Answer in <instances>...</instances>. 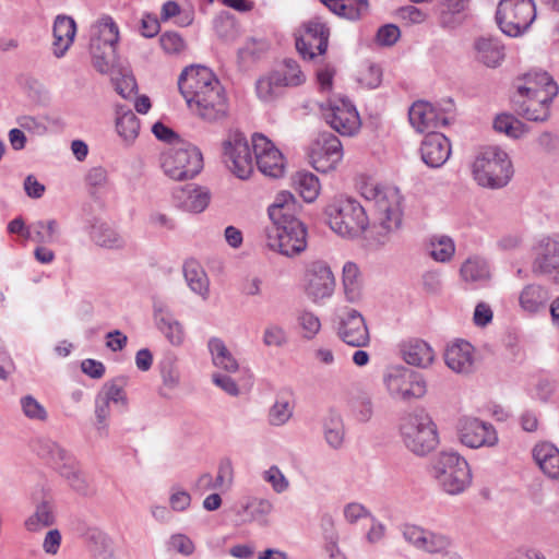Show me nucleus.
I'll return each mask as SVG.
<instances>
[{"instance_id":"nucleus-13","label":"nucleus","mask_w":559,"mask_h":559,"mask_svg":"<svg viewBox=\"0 0 559 559\" xmlns=\"http://www.w3.org/2000/svg\"><path fill=\"white\" fill-rule=\"evenodd\" d=\"M302 285L306 295L314 302L330 298L335 289V277L323 260L309 261L305 265Z\"/></svg>"},{"instance_id":"nucleus-51","label":"nucleus","mask_w":559,"mask_h":559,"mask_svg":"<svg viewBox=\"0 0 559 559\" xmlns=\"http://www.w3.org/2000/svg\"><path fill=\"white\" fill-rule=\"evenodd\" d=\"M421 540L418 549L429 554H441L445 551L451 544L448 536L428 530H426Z\"/></svg>"},{"instance_id":"nucleus-34","label":"nucleus","mask_w":559,"mask_h":559,"mask_svg":"<svg viewBox=\"0 0 559 559\" xmlns=\"http://www.w3.org/2000/svg\"><path fill=\"white\" fill-rule=\"evenodd\" d=\"M322 433L326 444L333 449L338 450L343 447L345 441V425L343 417L335 411H330L322 419Z\"/></svg>"},{"instance_id":"nucleus-14","label":"nucleus","mask_w":559,"mask_h":559,"mask_svg":"<svg viewBox=\"0 0 559 559\" xmlns=\"http://www.w3.org/2000/svg\"><path fill=\"white\" fill-rule=\"evenodd\" d=\"M342 158V143L333 133H320L310 145L309 159L317 171L325 174L334 170Z\"/></svg>"},{"instance_id":"nucleus-6","label":"nucleus","mask_w":559,"mask_h":559,"mask_svg":"<svg viewBox=\"0 0 559 559\" xmlns=\"http://www.w3.org/2000/svg\"><path fill=\"white\" fill-rule=\"evenodd\" d=\"M324 213L331 229L342 237H357L369 225L365 209L352 198L333 201L325 207Z\"/></svg>"},{"instance_id":"nucleus-33","label":"nucleus","mask_w":559,"mask_h":559,"mask_svg":"<svg viewBox=\"0 0 559 559\" xmlns=\"http://www.w3.org/2000/svg\"><path fill=\"white\" fill-rule=\"evenodd\" d=\"M83 538L95 559H114L111 538L98 527H87Z\"/></svg>"},{"instance_id":"nucleus-7","label":"nucleus","mask_w":559,"mask_h":559,"mask_svg":"<svg viewBox=\"0 0 559 559\" xmlns=\"http://www.w3.org/2000/svg\"><path fill=\"white\" fill-rule=\"evenodd\" d=\"M119 28L114 19L103 15L90 28V51L93 64L100 73L108 72L116 57Z\"/></svg>"},{"instance_id":"nucleus-25","label":"nucleus","mask_w":559,"mask_h":559,"mask_svg":"<svg viewBox=\"0 0 559 559\" xmlns=\"http://www.w3.org/2000/svg\"><path fill=\"white\" fill-rule=\"evenodd\" d=\"M76 34L75 21L68 15H58L52 27V53L56 58H62L72 46Z\"/></svg>"},{"instance_id":"nucleus-18","label":"nucleus","mask_w":559,"mask_h":559,"mask_svg":"<svg viewBox=\"0 0 559 559\" xmlns=\"http://www.w3.org/2000/svg\"><path fill=\"white\" fill-rule=\"evenodd\" d=\"M457 432L461 443L471 449L493 447L498 442V436L492 425L474 417L461 418Z\"/></svg>"},{"instance_id":"nucleus-43","label":"nucleus","mask_w":559,"mask_h":559,"mask_svg":"<svg viewBox=\"0 0 559 559\" xmlns=\"http://www.w3.org/2000/svg\"><path fill=\"white\" fill-rule=\"evenodd\" d=\"M285 87L276 71L261 76L255 84L257 95L264 103L275 100L283 94Z\"/></svg>"},{"instance_id":"nucleus-55","label":"nucleus","mask_w":559,"mask_h":559,"mask_svg":"<svg viewBox=\"0 0 559 559\" xmlns=\"http://www.w3.org/2000/svg\"><path fill=\"white\" fill-rule=\"evenodd\" d=\"M455 251L454 243L449 237H441L431 242L430 255L439 262L451 260Z\"/></svg>"},{"instance_id":"nucleus-15","label":"nucleus","mask_w":559,"mask_h":559,"mask_svg":"<svg viewBox=\"0 0 559 559\" xmlns=\"http://www.w3.org/2000/svg\"><path fill=\"white\" fill-rule=\"evenodd\" d=\"M323 117L326 123L341 135H354L361 126L356 107L344 97L329 100L323 108Z\"/></svg>"},{"instance_id":"nucleus-11","label":"nucleus","mask_w":559,"mask_h":559,"mask_svg":"<svg viewBox=\"0 0 559 559\" xmlns=\"http://www.w3.org/2000/svg\"><path fill=\"white\" fill-rule=\"evenodd\" d=\"M536 19L534 0H500L496 21L502 33L510 37L523 35Z\"/></svg>"},{"instance_id":"nucleus-61","label":"nucleus","mask_w":559,"mask_h":559,"mask_svg":"<svg viewBox=\"0 0 559 559\" xmlns=\"http://www.w3.org/2000/svg\"><path fill=\"white\" fill-rule=\"evenodd\" d=\"M234 479V468L229 459H223L218 464L217 475L215 477L218 489L229 488Z\"/></svg>"},{"instance_id":"nucleus-41","label":"nucleus","mask_w":559,"mask_h":559,"mask_svg":"<svg viewBox=\"0 0 559 559\" xmlns=\"http://www.w3.org/2000/svg\"><path fill=\"white\" fill-rule=\"evenodd\" d=\"M207 348L215 367L224 369L227 372H236L238 370V361L222 338L211 337L207 342Z\"/></svg>"},{"instance_id":"nucleus-50","label":"nucleus","mask_w":559,"mask_h":559,"mask_svg":"<svg viewBox=\"0 0 559 559\" xmlns=\"http://www.w3.org/2000/svg\"><path fill=\"white\" fill-rule=\"evenodd\" d=\"M466 0H442L440 4V21L443 26H453L459 15L465 10Z\"/></svg>"},{"instance_id":"nucleus-39","label":"nucleus","mask_w":559,"mask_h":559,"mask_svg":"<svg viewBox=\"0 0 559 559\" xmlns=\"http://www.w3.org/2000/svg\"><path fill=\"white\" fill-rule=\"evenodd\" d=\"M116 112V130L122 141L127 145H130L139 135L140 121L132 110L127 109L123 106H117Z\"/></svg>"},{"instance_id":"nucleus-36","label":"nucleus","mask_w":559,"mask_h":559,"mask_svg":"<svg viewBox=\"0 0 559 559\" xmlns=\"http://www.w3.org/2000/svg\"><path fill=\"white\" fill-rule=\"evenodd\" d=\"M533 456L539 468L550 478H559V450L549 442L535 445Z\"/></svg>"},{"instance_id":"nucleus-58","label":"nucleus","mask_w":559,"mask_h":559,"mask_svg":"<svg viewBox=\"0 0 559 559\" xmlns=\"http://www.w3.org/2000/svg\"><path fill=\"white\" fill-rule=\"evenodd\" d=\"M168 548L185 557L191 556L195 551L193 540L186 534H173L168 540Z\"/></svg>"},{"instance_id":"nucleus-59","label":"nucleus","mask_w":559,"mask_h":559,"mask_svg":"<svg viewBox=\"0 0 559 559\" xmlns=\"http://www.w3.org/2000/svg\"><path fill=\"white\" fill-rule=\"evenodd\" d=\"M287 343L285 330L277 324H269L263 332V344L265 346L282 347Z\"/></svg>"},{"instance_id":"nucleus-54","label":"nucleus","mask_w":559,"mask_h":559,"mask_svg":"<svg viewBox=\"0 0 559 559\" xmlns=\"http://www.w3.org/2000/svg\"><path fill=\"white\" fill-rule=\"evenodd\" d=\"M98 395L109 404L112 403L117 406H120L122 409H124L128 405L127 394L122 385L118 384L116 381L104 384Z\"/></svg>"},{"instance_id":"nucleus-26","label":"nucleus","mask_w":559,"mask_h":559,"mask_svg":"<svg viewBox=\"0 0 559 559\" xmlns=\"http://www.w3.org/2000/svg\"><path fill=\"white\" fill-rule=\"evenodd\" d=\"M474 348L466 341L450 344L444 353L447 366L456 373H468L474 366Z\"/></svg>"},{"instance_id":"nucleus-47","label":"nucleus","mask_w":559,"mask_h":559,"mask_svg":"<svg viewBox=\"0 0 559 559\" xmlns=\"http://www.w3.org/2000/svg\"><path fill=\"white\" fill-rule=\"evenodd\" d=\"M307 39H313L318 53H324L329 43V28L319 17L309 21L305 25V34Z\"/></svg>"},{"instance_id":"nucleus-35","label":"nucleus","mask_w":559,"mask_h":559,"mask_svg":"<svg viewBox=\"0 0 559 559\" xmlns=\"http://www.w3.org/2000/svg\"><path fill=\"white\" fill-rule=\"evenodd\" d=\"M183 276L189 288L203 300L210 295V281L202 267L195 260H188L183 264Z\"/></svg>"},{"instance_id":"nucleus-40","label":"nucleus","mask_w":559,"mask_h":559,"mask_svg":"<svg viewBox=\"0 0 559 559\" xmlns=\"http://www.w3.org/2000/svg\"><path fill=\"white\" fill-rule=\"evenodd\" d=\"M461 277L464 282L485 285L490 280V269L488 263L479 258H468L460 269Z\"/></svg>"},{"instance_id":"nucleus-12","label":"nucleus","mask_w":559,"mask_h":559,"mask_svg":"<svg viewBox=\"0 0 559 559\" xmlns=\"http://www.w3.org/2000/svg\"><path fill=\"white\" fill-rule=\"evenodd\" d=\"M162 168L174 180H187L203 168L200 150L190 143H179L163 154Z\"/></svg>"},{"instance_id":"nucleus-27","label":"nucleus","mask_w":559,"mask_h":559,"mask_svg":"<svg viewBox=\"0 0 559 559\" xmlns=\"http://www.w3.org/2000/svg\"><path fill=\"white\" fill-rule=\"evenodd\" d=\"M534 270L559 282V238H548L540 243Z\"/></svg>"},{"instance_id":"nucleus-52","label":"nucleus","mask_w":559,"mask_h":559,"mask_svg":"<svg viewBox=\"0 0 559 559\" xmlns=\"http://www.w3.org/2000/svg\"><path fill=\"white\" fill-rule=\"evenodd\" d=\"M293 413L294 406L287 400L280 399L270 407L267 419L270 425L280 427L292 418Z\"/></svg>"},{"instance_id":"nucleus-29","label":"nucleus","mask_w":559,"mask_h":559,"mask_svg":"<svg viewBox=\"0 0 559 559\" xmlns=\"http://www.w3.org/2000/svg\"><path fill=\"white\" fill-rule=\"evenodd\" d=\"M154 318L158 330L171 345L180 346L183 344L185 329L169 310L164 309L162 306H155Z\"/></svg>"},{"instance_id":"nucleus-2","label":"nucleus","mask_w":559,"mask_h":559,"mask_svg":"<svg viewBox=\"0 0 559 559\" xmlns=\"http://www.w3.org/2000/svg\"><path fill=\"white\" fill-rule=\"evenodd\" d=\"M360 194L376 207V223L372 234L379 243L389 241L402 223L401 194L396 188L366 181L360 186Z\"/></svg>"},{"instance_id":"nucleus-23","label":"nucleus","mask_w":559,"mask_h":559,"mask_svg":"<svg viewBox=\"0 0 559 559\" xmlns=\"http://www.w3.org/2000/svg\"><path fill=\"white\" fill-rule=\"evenodd\" d=\"M420 154L423 162L431 167H441L451 155L449 139L439 132L428 133L421 142Z\"/></svg>"},{"instance_id":"nucleus-22","label":"nucleus","mask_w":559,"mask_h":559,"mask_svg":"<svg viewBox=\"0 0 559 559\" xmlns=\"http://www.w3.org/2000/svg\"><path fill=\"white\" fill-rule=\"evenodd\" d=\"M514 94L540 95L547 93L548 96L556 97L558 94V85L552 78L543 70H531L523 76L518 78L514 83Z\"/></svg>"},{"instance_id":"nucleus-10","label":"nucleus","mask_w":559,"mask_h":559,"mask_svg":"<svg viewBox=\"0 0 559 559\" xmlns=\"http://www.w3.org/2000/svg\"><path fill=\"white\" fill-rule=\"evenodd\" d=\"M263 242L269 250L294 258L307 248V228L304 223L270 225L263 230Z\"/></svg>"},{"instance_id":"nucleus-57","label":"nucleus","mask_w":559,"mask_h":559,"mask_svg":"<svg viewBox=\"0 0 559 559\" xmlns=\"http://www.w3.org/2000/svg\"><path fill=\"white\" fill-rule=\"evenodd\" d=\"M493 128L511 138L522 134V123L511 115H500L495 119Z\"/></svg>"},{"instance_id":"nucleus-17","label":"nucleus","mask_w":559,"mask_h":559,"mask_svg":"<svg viewBox=\"0 0 559 559\" xmlns=\"http://www.w3.org/2000/svg\"><path fill=\"white\" fill-rule=\"evenodd\" d=\"M252 146L259 170L269 177H282L285 170L283 154L263 134L252 135Z\"/></svg>"},{"instance_id":"nucleus-62","label":"nucleus","mask_w":559,"mask_h":559,"mask_svg":"<svg viewBox=\"0 0 559 559\" xmlns=\"http://www.w3.org/2000/svg\"><path fill=\"white\" fill-rule=\"evenodd\" d=\"M299 324L306 338H312L321 329V322L312 312L305 311L299 316Z\"/></svg>"},{"instance_id":"nucleus-48","label":"nucleus","mask_w":559,"mask_h":559,"mask_svg":"<svg viewBox=\"0 0 559 559\" xmlns=\"http://www.w3.org/2000/svg\"><path fill=\"white\" fill-rule=\"evenodd\" d=\"M159 45L163 51L168 56H181L187 50L185 38L174 31H168L159 36Z\"/></svg>"},{"instance_id":"nucleus-44","label":"nucleus","mask_w":559,"mask_h":559,"mask_svg":"<svg viewBox=\"0 0 559 559\" xmlns=\"http://www.w3.org/2000/svg\"><path fill=\"white\" fill-rule=\"evenodd\" d=\"M294 187L300 197L308 203L313 202L320 192V183L311 173L298 171L293 178Z\"/></svg>"},{"instance_id":"nucleus-20","label":"nucleus","mask_w":559,"mask_h":559,"mask_svg":"<svg viewBox=\"0 0 559 559\" xmlns=\"http://www.w3.org/2000/svg\"><path fill=\"white\" fill-rule=\"evenodd\" d=\"M337 334L344 343L353 347H365L370 343L366 321L355 309H348L342 314Z\"/></svg>"},{"instance_id":"nucleus-16","label":"nucleus","mask_w":559,"mask_h":559,"mask_svg":"<svg viewBox=\"0 0 559 559\" xmlns=\"http://www.w3.org/2000/svg\"><path fill=\"white\" fill-rule=\"evenodd\" d=\"M224 160L239 179H248L253 171V158L246 136L235 132L224 142Z\"/></svg>"},{"instance_id":"nucleus-3","label":"nucleus","mask_w":559,"mask_h":559,"mask_svg":"<svg viewBox=\"0 0 559 559\" xmlns=\"http://www.w3.org/2000/svg\"><path fill=\"white\" fill-rule=\"evenodd\" d=\"M399 431L406 449L418 456L427 455L439 443L437 426L424 408H415L403 414Z\"/></svg>"},{"instance_id":"nucleus-9","label":"nucleus","mask_w":559,"mask_h":559,"mask_svg":"<svg viewBox=\"0 0 559 559\" xmlns=\"http://www.w3.org/2000/svg\"><path fill=\"white\" fill-rule=\"evenodd\" d=\"M383 385L391 399L401 402L419 400L427 393V381L404 366H391L383 373Z\"/></svg>"},{"instance_id":"nucleus-45","label":"nucleus","mask_w":559,"mask_h":559,"mask_svg":"<svg viewBox=\"0 0 559 559\" xmlns=\"http://www.w3.org/2000/svg\"><path fill=\"white\" fill-rule=\"evenodd\" d=\"M273 508V503L269 499L252 498L242 506L238 514L248 513L249 521L266 526L269 524L267 516L272 513Z\"/></svg>"},{"instance_id":"nucleus-1","label":"nucleus","mask_w":559,"mask_h":559,"mask_svg":"<svg viewBox=\"0 0 559 559\" xmlns=\"http://www.w3.org/2000/svg\"><path fill=\"white\" fill-rule=\"evenodd\" d=\"M178 86L190 110L202 120L218 122L227 117L225 90L209 68H186L178 79Z\"/></svg>"},{"instance_id":"nucleus-30","label":"nucleus","mask_w":559,"mask_h":559,"mask_svg":"<svg viewBox=\"0 0 559 559\" xmlns=\"http://www.w3.org/2000/svg\"><path fill=\"white\" fill-rule=\"evenodd\" d=\"M401 350L405 362L418 368H428L435 360L431 346L419 338L405 342Z\"/></svg>"},{"instance_id":"nucleus-49","label":"nucleus","mask_w":559,"mask_h":559,"mask_svg":"<svg viewBox=\"0 0 559 559\" xmlns=\"http://www.w3.org/2000/svg\"><path fill=\"white\" fill-rule=\"evenodd\" d=\"M275 71L286 87L298 86L305 82V75L295 60H284L283 68Z\"/></svg>"},{"instance_id":"nucleus-53","label":"nucleus","mask_w":559,"mask_h":559,"mask_svg":"<svg viewBox=\"0 0 559 559\" xmlns=\"http://www.w3.org/2000/svg\"><path fill=\"white\" fill-rule=\"evenodd\" d=\"M21 408L26 418L33 421H46L48 413L46 408L33 396L25 395L20 400Z\"/></svg>"},{"instance_id":"nucleus-31","label":"nucleus","mask_w":559,"mask_h":559,"mask_svg":"<svg viewBox=\"0 0 559 559\" xmlns=\"http://www.w3.org/2000/svg\"><path fill=\"white\" fill-rule=\"evenodd\" d=\"M550 299L549 292L542 285H526L519 296L521 309L528 313L535 314L544 310Z\"/></svg>"},{"instance_id":"nucleus-19","label":"nucleus","mask_w":559,"mask_h":559,"mask_svg":"<svg viewBox=\"0 0 559 559\" xmlns=\"http://www.w3.org/2000/svg\"><path fill=\"white\" fill-rule=\"evenodd\" d=\"M408 120L419 133L435 132V129L449 123V117L444 110L425 100H417L411 106Z\"/></svg>"},{"instance_id":"nucleus-28","label":"nucleus","mask_w":559,"mask_h":559,"mask_svg":"<svg viewBox=\"0 0 559 559\" xmlns=\"http://www.w3.org/2000/svg\"><path fill=\"white\" fill-rule=\"evenodd\" d=\"M178 206L190 213H201L210 204L211 193L207 188L188 186L175 194Z\"/></svg>"},{"instance_id":"nucleus-8","label":"nucleus","mask_w":559,"mask_h":559,"mask_svg":"<svg viewBox=\"0 0 559 559\" xmlns=\"http://www.w3.org/2000/svg\"><path fill=\"white\" fill-rule=\"evenodd\" d=\"M35 450L41 459L58 471L75 491L86 492V479L81 473L76 460L68 451L50 439H38Z\"/></svg>"},{"instance_id":"nucleus-21","label":"nucleus","mask_w":559,"mask_h":559,"mask_svg":"<svg viewBox=\"0 0 559 559\" xmlns=\"http://www.w3.org/2000/svg\"><path fill=\"white\" fill-rule=\"evenodd\" d=\"M555 97L546 93L540 95L513 94L512 103L515 112L530 120L544 122L550 117V104Z\"/></svg>"},{"instance_id":"nucleus-5","label":"nucleus","mask_w":559,"mask_h":559,"mask_svg":"<svg viewBox=\"0 0 559 559\" xmlns=\"http://www.w3.org/2000/svg\"><path fill=\"white\" fill-rule=\"evenodd\" d=\"M432 475L439 487L452 496L463 493L473 478L467 461L453 451H443L438 455L432 465Z\"/></svg>"},{"instance_id":"nucleus-56","label":"nucleus","mask_w":559,"mask_h":559,"mask_svg":"<svg viewBox=\"0 0 559 559\" xmlns=\"http://www.w3.org/2000/svg\"><path fill=\"white\" fill-rule=\"evenodd\" d=\"M262 478L271 485L276 493H283L289 488V480L276 465L263 472Z\"/></svg>"},{"instance_id":"nucleus-64","label":"nucleus","mask_w":559,"mask_h":559,"mask_svg":"<svg viewBox=\"0 0 559 559\" xmlns=\"http://www.w3.org/2000/svg\"><path fill=\"white\" fill-rule=\"evenodd\" d=\"M506 559H547L546 556L536 547L521 545L506 555Z\"/></svg>"},{"instance_id":"nucleus-32","label":"nucleus","mask_w":559,"mask_h":559,"mask_svg":"<svg viewBox=\"0 0 559 559\" xmlns=\"http://www.w3.org/2000/svg\"><path fill=\"white\" fill-rule=\"evenodd\" d=\"M91 239L98 247L108 250H123L127 246L126 238L107 223H97L92 226Z\"/></svg>"},{"instance_id":"nucleus-24","label":"nucleus","mask_w":559,"mask_h":559,"mask_svg":"<svg viewBox=\"0 0 559 559\" xmlns=\"http://www.w3.org/2000/svg\"><path fill=\"white\" fill-rule=\"evenodd\" d=\"M300 207L299 202L290 192L282 191L277 193L274 202L267 209L271 225L301 223L297 218Z\"/></svg>"},{"instance_id":"nucleus-38","label":"nucleus","mask_w":559,"mask_h":559,"mask_svg":"<svg viewBox=\"0 0 559 559\" xmlns=\"http://www.w3.org/2000/svg\"><path fill=\"white\" fill-rule=\"evenodd\" d=\"M56 523L55 507L49 501L38 503L34 512L28 515L23 525L29 533H38L46 527H50Z\"/></svg>"},{"instance_id":"nucleus-60","label":"nucleus","mask_w":559,"mask_h":559,"mask_svg":"<svg viewBox=\"0 0 559 559\" xmlns=\"http://www.w3.org/2000/svg\"><path fill=\"white\" fill-rule=\"evenodd\" d=\"M352 409L355 418L360 423L369 421L373 415L372 402L366 396L355 400Z\"/></svg>"},{"instance_id":"nucleus-63","label":"nucleus","mask_w":559,"mask_h":559,"mask_svg":"<svg viewBox=\"0 0 559 559\" xmlns=\"http://www.w3.org/2000/svg\"><path fill=\"white\" fill-rule=\"evenodd\" d=\"M169 504L173 511L183 512L191 504V496L188 491L180 488H171Z\"/></svg>"},{"instance_id":"nucleus-42","label":"nucleus","mask_w":559,"mask_h":559,"mask_svg":"<svg viewBox=\"0 0 559 559\" xmlns=\"http://www.w3.org/2000/svg\"><path fill=\"white\" fill-rule=\"evenodd\" d=\"M475 48L477 59L487 67H497L504 57L503 46L493 38H480L476 41Z\"/></svg>"},{"instance_id":"nucleus-4","label":"nucleus","mask_w":559,"mask_h":559,"mask_svg":"<svg viewBox=\"0 0 559 559\" xmlns=\"http://www.w3.org/2000/svg\"><path fill=\"white\" fill-rule=\"evenodd\" d=\"M474 180L483 188L500 189L509 183L513 167L509 155L499 146L481 148L472 165Z\"/></svg>"},{"instance_id":"nucleus-37","label":"nucleus","mask_w":559,"mask_h":559,"mask_svg":"<svg viewBox=\"0 0 559 559\" xmlns=\"http://www.w3.org/2000/svg\"><path fill=\"white\" fill-rule=\"evenodd\" d=\"M26 238L39 245H52L60 238V226L56 219L36 221L26 228Z\"/></svg>"},{"instance_id":"nucleus-46","label":"nucleus","mask_w":559,"mask_h":559,"mask_svg":"<svg viewBox=\"0 0 559 559\" xmlns=\"http://www.w3.org/2000/svg\"><path fill=\"white\" fill-rule=\"evenodd\" d=\"M342 281L347 300L352 302L357 300L360 288V272L356 263L348 261L344 264Z\"/></svg>"}]
</instances>
